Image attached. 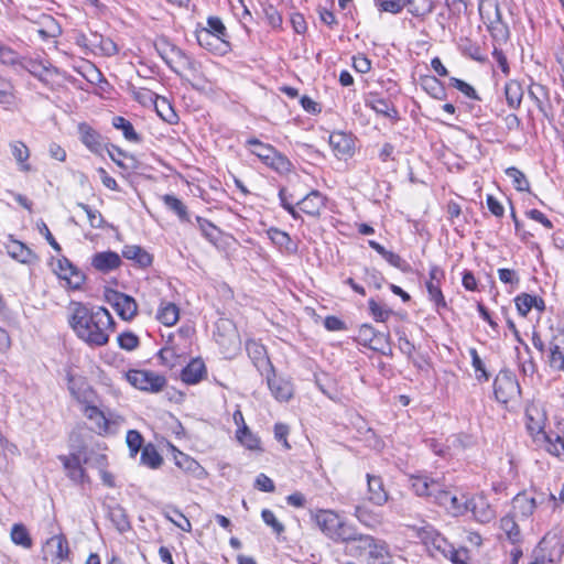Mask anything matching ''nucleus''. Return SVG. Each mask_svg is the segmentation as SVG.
<instances>
[{"label":"nucleus","instance_id":"f257e3e1","mask_svg":"<svg viewBox=\"0 0 564 564\" xmlns=\"http://www.w3.org/2000/svg\"><path fill=\"white\" fill-rule=\"evenodd\" d=\"M68 323L76 336L90 347L107 345L115 330V321L107 308L88 307L79 302L72 304Z\"/></svg>","mask_w":564,"mask_h":564},{"label":"nucleus","instance_id":"f03ea898","mask_svg":"<svg viewBox=\"0 0 564 564\" xmlns=\"http://www.w3.org/2000/svg\"><path fill=\"white\" fill-rule=\"evenodd\" d=\"M410 482L416 496L429 498L451 514L459 517L468 512V495L445 489L441 478L412 475Z\"/></svg>","mask_w":564,"mask_h":564},{"label":"nucleus","instance_id":"7ed1b4c3","mask_svg":"<svg viewBox=\"0 0 564 564\" xmlns=\"http://www.w3.org/2000/svg\"><path fill=\"white\" fill-rule=\"evenodd\" d=\"M312 519L324 535L336 543H349L354 539L355 525L334 510L319 509L312 513Z\"/></svg>","mask_w":564,"mask_h":564},{"label":"nucleus","instance_id":"20e7f679","mask_svg":"<svg viewBox=\"0 0 564 564\" xmlns=\"http://www.w3.org/2000/svg\"><path fill=\"white\" fill-rule=\"evenodd\" d=\"M409 528L429 549L433 556L442 555L444 557H449L456 564L463 563L454 546L431 524L424 523L423 525H410Z\"/></svg>","mask_w":564,"mask_h":564},{"label":"nucleus","instance_id":"39448f33","mask_svg":"<svg viewBox=\"0 0 564 564\" xmlns=\"http://www.w3.org/2000/svg\"><path fill=\"white\" fill-rule=\"evenodd\" d=\"M246 145L252 154L257 155L267 166L280 174H286L292 170L290 160L275 150L272 145L261 142L256 138L248 139Z\"/></svg>","mask_w":564,"mask_h":564},{"label":"nucleus","instance_id":"423d86ee","mask_svg":"<svg viewBox=\"0 0 564 564\" xmlns=\"http://www.w3.org/2000/svg\"><path fill=\"white\" fill-rule=\"evenodd\" d=\"M520 384L510 370H500L494 382V393L497 401L508 403L520 395Z\"/></svg>","mask_w":564,"mask_h":564},{"label":"nucleus","instance_id":"0eeeda50","mask_svg":"<svg viewBox=\"0 0 564 564\" xmlns=\"http://www.w3.org/2000/svg\"><path fill=\"white\" fill-rule=\"evenodd\" d=\"M127 380L137 389L150 392H159L166 384L163 376L147 370H129Z\"/></svg>","mask_w":564,"mask_h":564},{"label":"nucleus","instance_id":"6e6552de","mask_svg":"<svg viewBox=\"0 0 564 564\" xmlns=\"http://www.w3.org/2000/svg\"><path fill=\"white\" fill-rule=\"evenodd\" d=\"M534 554L538 557H544V562L547 564H555L564 554V544L556 534L547 533L540 541Z\"/></svg>","mask_w":564,"mask_h":564},{"label":"nucleus","instance_id":"1a4fd4ad","mask_svg":"<svg viewBox=\"0 0 564 564\" xmlns=\"http://www.w3.org/2000/svg\"><path fill=\"white\" fill-rule=\"evenodd\" d=\"M108 303L123 321H131L138 312L135 300L121 292L110 291L106 295Z\"/></svg>","mask_w":564,"mask_h":564},{"label":"nucleus","instance_id":"9d476101","mask_svg":"<svg viewBox=\"0 0 564 564\" xmlns=\"http://www.w3.org/2000/svg\"><path fill=\"white\" fill-rule=\"evenodd\" d=\"M69 546L64 534L53 535L47 539L43 546V558L59 564L68 558Z\"/></svg>","mask_w":564,"mask_h":564},{"label":"nucleus","instance_id":"9b49d317","mask_svg":"<svg viewBox=\"0 0 564 564\" xmlns=\"http://www.w3.org/2000/svg\"><path fill=\"white\" fill-rule=\"evenodd\" d=\"M173 72L185 77L195 88H198V85L204 83V76L200 70L199 63L186 53L180 59V64L175 65Z\"/></svg>","mask_w":564,"mask_h":564},{"label":"nucleus","instance_id":"f8f14e48","mask_svg":"<svg viewBox=\"0 0 564 564\" xmlns=\"http://www.w3.org/2000/svg\"><path fill=\"white\" fill-rule=\"evenodd\" d=\"M367 500L377 507L384 506L390 496L383 479L378 475L367 474Z\"/></svg>","mask_w":564,"mask_h":564},{"label":"nucleus","instance_id":"ddd939ff","mask_svg":"<svg viewBox=\"0 0 564 564\" xmlns=\"http://www.w3.org/2000/svg\"><path fill=\"white\" fill-rule=\"evenodd\" d=\"M429 281H426V289L430 300L437 307H446V302L441 290L442 281L445 278L444 270L438 265H432L429 272Z\"/></svg>","mask_w":564,"mask_h":564},{"label":"nucleus","instance_id":"4468645a","mask_svg":"<svg viewBox=\"0 0 564 564\" xmlns=\"http://www.w3.org/2000/svg\"><path fill=\"white\" fill-rule=\"evenodd\" d=\"M58 458L62 462L66 470V474L72 481L76 484L85 481L86 473L85 469L83 468V464H88L89 462V459L86 456L82 458L80 453H77L68 456L62 455Z\"/></svg>","mask_w":564,"mask_h":564},{"label":"nucleus","instance_id":"2eb2a0df","mask_svg":"<svg viewBox=\"0 0 564 564\" xmlns=\"http://www.w3.org/2000/svg\"><path fill=\"white\" fill-rule=\"evenodd\" d=\"M195 34L198 44L215 54H226L230 48V44L225 37L210 33L208 30L198 29Z\"/></svg>","mask_w":564,"mask_h":564},{"label":"nucleus","instance_id":"dca6fc26","mask_svg":"<svg viewBox=\"0 0 564 564\" xmlns=\"http://www.w3.org/2000/svg\"><path fill=\"white\" fill-rule=\"evenodd\" d=\"M267 384L275 400L289 401L293 395V386L290 380L278 377L275 372H265Z\"/></svg>","mask_w":564,"mask_h":564},{"label":"nucleus","instance_id":"f3484780","mask_svg":"<svg viewBox=\"0 0 564 564\" xmlns=\"http://www.w3.org/2000/svg\"><path fill=\"white\" fill-rule=\"evenodd\" d=\"M543 501L544 495H541V499L538 501L535 497L529 496L527 492H520L512 500V516L521 520L529 519L533 514L538 503H542Z\"/></svg>","mask_w":564,"mask_h":564},{"label":"nucleus","instance_id":"a211bd4d","mask_svg":"<svg viewBox=\"0 0 564 564\" xmlns=\"http://www.w3.org/2000/svg\"><path fill=\"white\" fill-rule=\"evenodd\" d=\"M468 511L480 523H488L496 517V512L482 495L468 497Z\"/></svg>","mask_w":564,"mask_h":564},{"label":"nucleus","instance_id":"6ab92c4d","mask_svg":"<svg viewBox=\"0 0 564 564\" xmlns=\"http://www.w3.org/2000/svg\"><path fill=\"white\" fill-rule=\"evenodd\" d=\"M80 141L95 154H101L106 143L101 134L89 124L82 122L78 124Z\"/></svg>","mask_w":564,"mask_h":564},{"label":"nucleus","instance_id":"aec40b11","mask_svg":"<svg viewBox=\"0 0 564 564\" xmlns=\"http://www.w3.org/2000/svg\"><path fill=\"white\" fill-rule=\"evenodd\" d=\"M246 349L248 356L258 370L261 372H273V366L267 356V350L263 345L257 343L256 340H248L246 343Z\"/></svg>","mask_w":564,"mask_h":564},{"label":"nucleus","instance_id":"412c9836","mask_svg":"<svg viewBox=\"0 0 564 564\" xmlns=\"http://www.w3.org/2000/svg\"><path fill=\"white\" fill-rule=\"evenodd\" d=\"M55 271L61 279L66 280L68 284L74 289L80 288V285L84 283V275L66 258L57 260Z\"/></svg>","mask_w":564,"mask_h":564},{"label":"nucleus","instance_id":"4be33fe9","mask_svg":"<svg viewBox=\"0 0 564 564\" xmlns=\"http://www.w3.org/2000/svg\"><path fill=\"white\" fill-rule=\"evenodd\" d=\"M329 145L338 159H346L354 153V141L344 132H333L329 135Z\"/></svg>","mask_w":564,"mask_h":564},{"label":"nucleus","instance_id":"5701e85b","mask_svg":"<svg viewBox=\"0 0 564 564\" xmlns=\"http://www.w3.org/2000/svg\"><path fill=\"white\" fill-rule=\"evenodd\" d=\"M9 148L17 163L18 170L23 173L31 172L33 169L29 163L31 152L28 145L23 141L14 140L9 143Z\"/></svg>","mask_w":564,"mask_h":564},{"label":"nucleus","instance_id":"b1692460","mask_svg":"<svg viewBox=\"0 0 564 564\" xmlns=\"http://www.w3.org/2000/svg\"><path fill=\"white\" fill-rule=\"evenodd\" d=\"M121 264L120 256L113 251L97 252L91 259V265L104 273L117 269Z\"/></svg>","mask_w":564,"mask_h":564},{"label":"nucleus","instance_id":"393cba45","mask_svg":"<svg viewBox=\"0 0 564 564\" xmlns=\"http://www.w3.org/2000/svg\"><path fill=\"white\" fill-rule=\"evenodd\" d=\"M495 19L490 20L488 30L491 36L499 42H506L509 39V28L507 23L502 21L501 12L498 3L492 4Z\"/></svg>","mask_w":564,"mask_h":564},{"label":"nucleus","instance_id":"a878e982","mask_svg":"<svg viewBox=\"0 0 564 564\" xmlns=\"http://www.w3.org/2000/svg\"><path fill=\"white\" fill-rule=\"evenodd\" d=\"M84 415L93 423V430L98 434L107 433L109 430V421L104 412L96 405L86 404L84 406Z\"/></svg>","mask_w":564,"mask_h":564},{"label":"nucleus","instance_id":"bb28decb","mask_svg":"<svg viewBox=\"0 0 564 564\" xmlns=\"http://www.w3.org/2000/svg\"><path fill=\"white\" fill-rule=\"evenodd\" d=\"M297 205L303 213L310 216H318L325 203L324 197L319 192L312 191L301 199Z\"/></svg>","mask_w":564,"mask_h":564},{"label":"nucleus","instance_id":"cd10ccee","mask_svg":"<svg viewBox=\"0 0 564 564\" xmlns=\"http://www.w3.org/2000/svg\"><path fill=\"white\" fill-rule=\"evenodd\" d=\"M35 24L39 26L36 31L43 40L57 37L62 32L57 21L50 14H41Z\"/></svg>","mask_w":564,"mask_h":564},{"label":"nucleus","instance_id":"c85d7f7f","mask_svg":"<svg viewBox=\"0 0 564 564\" xmlns=\"http://www.w3.org/2000/svg\"><path fill=\"white\" fill-rule=\"evenodd\" d=\"M206 373V367L202 359H193L183 370L181 378L185 383L195 384Z\"/></svg>","mask_w":564,"mask_h":564},{"label":"nucleus","instance_id":"c756f323","mask_svg":"<svg viewBox=\"0 0 564 564\" xmlns=\"http://www.w3.org/2000/svg\"><path fill=\"white\" fill-rule=\"evenodd\" d=\"M180 318V308L176 304L167 301L160 303L156 319L165 326H173Z\"/></svg>","mask_w":564,"mask_h":564},{"label":"nucleus","instance_id":"7c9ffc66","mask_svg":"<svg viewBox=\"0 0 564 564\" xmlns=\"http://www.w3.org/2000/svg\"><path fill=\"white\" fill-rule=\"evenodd\" d=\"M527 427L531 434L542 435L545 441L546 436H552L544 431V415L538 408H529L527 410Z\"/></svg>","mask_w":564,"mask_h":564},{"label":"nucleus","instance_id":"2f4dec72","mask_svg":"<svg viewBox=\"0 0 564 564\" xmlns=\"http://www.w3.org/2000/svg\"><path fill=\"white\" fill-rule=\"evenodd\" d=\"M390 557L389 546L386 541L376 539L368 550V564H387Z\"/></svg>","mask_w":564,"mask_h":564},{"label":"nucleus","instance_id":"473e14b6","mask_svg":"<svg viewBox=\"0 0 564 564\" xmlns=\"http://www.w3.org/2000/svg\"><path fill=\"white\" fill-rule=\"evenodd\" d=\"M354 517L365 527L369 529H376L382 523V519L379 513L369 509L366 506L358 505L355 507Z\"/></svg>","mask_w":564,"mask_h":564},{"label":"nucleus","instance_id":"72a5a7b5","mask_svg":"<svg viewBox=\"0 0 564 564\" xmlns=\"http://www.w3.org/2000/svg\"><path fill=\"white\" fill-rule=\"evenodd\" d=\"M267 235L270 240L280 249L285 250L289 253L296 252V243L292 241L291 237L285 231L272 227L267 230Z\"/></svg>","mask_w":564,"mask_h":564},{"label":"nucleus","instance_id":"f704fd0d","mask_svg":"<svg viewBox=\"0 0 564 564\" xmlns=\"http://www.w3.org/2000/svg\"><path fill=\"white\" fill-rule=\"evenodd\" d=\"M366 105L384 117L394 118L398 115L393 105L388 99L381 98L378 95H371L367 98Z\"/></svg>","mask_w":564,"mask_h":564},{"label":"nucleus","instance_id":"c9c22d12","mask_svg":"<svg viewBox=\"0 0 564 564\" xmlns=\"http://www.w3.org/2000/svg\"><path fill=\"white\" fill-rule=\"evenodd\" d=\"M122 256L128 260H133L142 268H147L152 263V256L140 246H124Z\"/></svg>","mask_w":564,"mask_h":564},{"label":"nucleus","instance_id":"e433bc0d","mask_svg":"<svg viewBox=\"0 0 564 564\" xmlns=\"http://www.w3.org/2000/svg\"><path fill=\"white\" fill-rule=\"evenodd\" d=\"M403 9H406L409 13L416 18H425L433 9L434 4L432 0H402Z\"/></svg>","mask_w":564,"mask_h":564},{"label":"nucleus","instance_id":"4c0bfd02","mask_svg":"<svg viewBox=\"0 0 564 564\" xmlns=\"http://www.w3.org/2000/svg\"><path fill=\"white\" fill-rule=\"evenodd\" d=\"M7 251L10 257L20 261L21 263H29L34 258L31 249L18 240H11L7 245Z\"/></svg>","mask_w":564,"mask_h":564},{"label":"nucleus","instance_id":"58836bf2","mask_svg":"<svg viewBox=\"0 0 564 564\" xmlns=\"http://www.w3.org/2000/svg\"><path fill=\"white\" fill-rule=\"evenodd\" d=\"M158 51L161 57L166 63V65L172 70L175 67V65L180 64V59L185 54L183 50L169 43H163L161 46L158 47Z\"/></svg>","mask_w":564,"mask_h":564},{"label":"nucleus","instance_id":"ea45409f","mask_svg":"<svg viewBox=\"0 0 564 564\" xmlns=\"http://www.w3.org/2000/svg\"><path fill=\"white\" fill-rule=\"evenodd\" d=\"M505 95L508 106L518 109L523 98V89L519 82L510 80L505 86Z\"/></svg>","mask_w":564,"mask_h":564},{"label":"nucleus","instance_id":"a19ab883","mask_svg":"<svg viewBox=\"0 0 564 564\" xmlns=\"http://www.w3.org/2000/svg\"><path fill=\"white\" fill-rule=\"evenodd\" d=\"M165 207L173 212L181 221H189V215L186 205L176 196L165 194L162 196Z\"/></svg>","mask_w":564,"mask_h":564},{"label":"nucleus","instance_id":"79ce46f5","mask_svg":"<svg viewBox=\"0 0 564 564\" xmlns=\"http://www.w3.org/2000/svg\"><path fill=\"white\" fill-rule=\"evenodd\" d=\"M162 514L165 519L171 521L175 527L181 529L184 532L192 531L191 521L177 509L174 507H165L162 510Z\"/></svg>","mask_w":564,"mask_h":564},{"label":"nucleus","instance_id":"37998d69","mask_svg":"<svg viewBox=\"0 0 564 564\" xmlns=\"http://www.w3.org/2000/svg\"><path fill=\"white\" fill-rule=\"evenodd\" d=\"M0 64L19 70V67L23 66V58L11 47L0 43Z\"/></svg>","mask_w":564,"mask_h":564},{"label":"nucleus","instance_id":"c03bdc74","mask_svg":"<svg viewBox=\"0 0 564 564\" xmlns=\"http://www.w3.org/2000/svg\"><path fill=\"white\" fill-rule=\"evenodd\" d=\"M500 529L506 533L509 541L512 543L520 541V529L518 523L516 522V517L512 514H507L500 520Z\"/></svg>","mask_w":564,"mask_h":564},{"label":"nucleus","instance_id":"a18cd8bd","mask_svg":"<svg viewBox=\"0 0 564 564\" xmlns=\"http://www.w3.org/2000/svg\"><path fill=\"white\" fill-rule=\"evenodd\" d=\"M108 517L110 521L115 524L118 531L126 532L130 529V523L126 511L120 506L110 507L108 510Z\"/></svg>","mask_w":564,"mask_h":564},{"label":"nucleus","instance_id":"49530a36","mask_svg":"<svg viewBox=\"0 0 564 564\" xmlns=\"http://www.w3.org/2000/svg\"><path fill=\"white\" fill-rule=\"evenodd\" d=\"M140 462L150 468H158L162 465L163 458L152 444H148L142 448Z\"/></svg>","mask_w":564,"mask_h":564},{"label":"nucleus","instance_id":"de8ad7c7","mask_svg":"<svg viewBox=\"0 0 564 564\" xmlns=\"http://www.w3.org/2000/svg\"><path fill=\"white\" fill-rule=\"evenodd\" d=\"M350 542H356L357 544L351 549V555H360L362 552H368L376 538L369 534L359 533L357 528L355 527V534H352Z\"/></svg>","mask_w":564,"mask_h":564},{"label":"nucleus","instance_id":"09e8293b","mask_svg":"<svg viewBox=\"0 0 564 564\" xmlns=\"http://www.w3.org/2000/svg\"><path fill=\"white\" fill-rule=\"evenodd\" d=\"M10 536L12 542L17 545H21L25 549L32 546V539L22 523H14L12 525Z\"/></svg>","mask_w":564,"mask_h":564},{"label":"nucleus","instance_id":"8fccbe9b","mask_svg":"<svg viewBox=\"0 0 564 564\" xmlns=\"http://www.w3.org/2000/svg\"><path fill=\"white\" fill-rule=\"evenodd\" d=\"M175 464L183 470L198 476L203 471V467L194 458L178 452L175 456Z\"/></svg>","mask_w":564,"mask_h":564},{"label":"nucleus","instance_id":"3c124183","mask_svg":"<svg viewBox=\"0 0 564 564\" xmlns=\"http://www.w3.org/2000/svg\"><path fill=\"white\" fill-rule=\"evenodd\" d=\"M564 358V335L554 337L550 343L549 362L555 368Z\"/></svg>","mask_w":564,"mask_h":564},{"label":"nucleus","instance_id":"603ef678","mask_svg":"<svg viewBox=\"0 0 564 564\" xmlns=\"http://www.w3.org/2000/svg\"><path fill=\"white\" fill-rule=\"evenodd\" d=\"M237 438L248 449H260V440L250 431L247 424L237 430Z\"/></svg>","mask_w":564,"mask_h":564},{"label":"nucleus","instance_id":"864d4df0","mask_svg":"<svg viewBox=\"0 0 564 564\" xmlns=\"http://www.w3.org/2000/svg\"><path fill=\"white\" fill-rule=\"evenodd\" d=\"M21 69H26L30 74H32L41 80H43L47 74L55 72V69L52 66H46L36 61H23V66L19 67V70Z\"/></svg>","mask_w":564,"mask_h":564},{"label":"nucleus","instance_id":"5fc2aeb1","mask_svg":"<svg viewBox=\"0 0 564 564\" xmlns=\"http://www.w3.org/2000/svg\"><path fill=\"white\" fill-rule=\"evenodd\" d=\"M112 124L116 129L122 130V133L124 138L128 141L138 142L140 141V138L138 133L135 132L133 126L130 121L124 119L123 117L117 116L112 119Z\"/></svg>","mask_w":564,"mask_h":564},{"label":"nucleus","instance_id":"6e6d98bb","mask_svg":"<svg viewBox=\"0 0 564 564\" xmlns=\"http://www.w3.org/2000/svg\"><path fill=\"white\" fill-rule=\"evenodd\" d=\"M422 87L427 94L436 99H443L445 97V89L442 83L434 76L423 79Z\"/></svg>","mask_w":564,"mask_h":564},{"label":"nucleus","instance_id":"4d7b16f0","mask_svg":"<svg viewBox=\"0 0 564 564\" xmlns=\"http://www.w3.org/2000/svg\"><path fill=\"white\" fill-rule=\"evenodd\" d=\"M469 355L471 357V365L476 373V378L479 381H487L489 379V375L486 370L485 364L479 357L476 348L469 349Z\"/></svg>","mask_w":564,"mask_h":564},{"label":"nucleus","instance_id":"13d9d810","mask_svg":"<svg viewBox=\"0 0 564 564\" xmlns=\"http://www.w3.org/2000/svg\"><path fill=\"white\" fill-rule=\"evenodd\" d=\"M118 345L121 349L127 351H132L137 349L140 345L139 337L132 332L121 333L118 338Z\"/></svg>","mask_w":564,"mask_h":564},{"label":"nucleus","instance_id":"bf43d9fd","mask_svg":"<svg viewBox=\"0 0 564 564\" xmlns=\"http://www.w3.org/2000/svg\"><path fill=\"white\" fill-rule=\"evenodd\" d=\"M506 174L512 178L513 185L518 191L529 189V181L527 180L525 175L517 167H508L506 170Z\"/></svg>","mask_w":564,"mask_h":564},{"label":"nucleus","instance_id":"052dcab7","mask_svg":"<svg viewBox=\"0 0 564 564\" xmlns=\"http://www.w3.org/2000/svg\"><path fill=\"white\" fill-rule=\"evenodd\" d=\"M126 442L130 449V455L134 457L142 447L143 437L138 431L130 430L127 433Z\"/></svg>","mask_w":564,"mask_h":564},{"label":"nucleus","instance_id":"680f3d73","mask_svg":"<svg viewBox=\"0 0 564 564\" xmlns=\"http://www.w3.org/2000/svg\"><path fill=\"white\" fill-rule=\"evenodd\" d=\"M368 306H369L371 315L378 322H386L392 314V311L390 308H387V307L380 305L373 299L369 300Z\"/></svg>","mask_w":564,"mask_h":564},{"label":"nucleus","instance_id":"e2e57ef3","mask_svg":"<svg viewBox=\"0 0 564 564\" xmlns=\"http://www.w3.org/2000/svg\"><path fill=\"white\" fill-rule=\"evenodd\" d=\"M78 207L82 208L87 215L88 223L93 228H101L104 225V218L97 209H93L89 205L78 203Z\"/></svg>","mask_w":564,"mask_h":564},{"label":"nucleus","instance_id":"0e129e2a","mask_svg":"<svg viewBox=\"0 0 564 564\" xmlns=\"http://www.w3.org/2000/svg\"><path fill=\"white\" fill-rule=\"evenodd\" d=\"M263 522L271 527L273 532L278 535L284 532V525L275 518L274 513L269 509H263L261 512Z\"/></svg>","mask_w":564,"mask_h":564},{"label":"nucleus","instance_id":"69168bd1","mask_svg":"<svg viewBox=\"0 0 564 564\" xmlns=\"http://www.w3.org/2000/svg\"><path fill=\"white\" fill-rule=\"evenodd\" d=\"M389 335L384 333H376L373 337L370 338V343L368 346L377 351H381L382 354H387L384 350V347L387 346L389 348V352H391V348L388 343Z\"/></svg>","mask_w":564,"mask_h":564},{"label":"nucleus","instance_id":"338daca9","mask_svg":"<svg viewBox=\"0 0 564 564\" xmlns=\"http://www.w3.org/2000/svg\"><path fill=\"white\" fill-rule=\"evenodd\" d=\"M517 310L521 316H527L532 310V295L528 293H521L514 299Z\"/></svg>","mask_w":564,"mask_h":564},{"label":"nucleus","instance_id":"774afa93","mask_svg":"<svg viewBox=\"0 0 564 564\" xmlns=\"http://www.w3.org/2000/svg\"><path fill=\"white\" fill-rule=\"evenodd\" d=\"M200 30H208L210 33H214L216 35H219L221 37H227V31L221 22V20L217 17H210L207 20V26L202 28Z\"/></svg>","mask_w":564,"mask_h":564}]
</instances>
